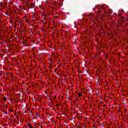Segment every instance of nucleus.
<instances>
[{"mask_svg": "<svg viewBox=\"0 0 128 128\" xmlns=\"http://www.w3.org/2000/svg\"><path fill=\"white\" fill-rule=\"evenodd\" d=\"M34 76H36V74H34Z\"/></svg>", "mask_w": 128, "mask_h": 128, "instance_id": "1a4fd4ad", "label": "nucleus"}, {"mask_svg": "<svg viewBox=\"0 0 128 128\" xmlns=\"http://www.w3.org/2000/svg\"><path fill=\"white\" fill-rule=\"evenodd\" d=\"M74 118H76V117H74Z\"/></svg>", "mask_w": 128, "mask_h": 128, "instance_id": "ddd939ff", "label": "nucleus"}, {"mask_svg": "<svg viewBox=\"0 0 128 128\" xmlns=\"http://www.w3.org/2000/svg\"><path fill=\"white\" fill-rule=\"evenodd\" d=\"M97 82H98V80H97Z\"/></svg>", "mask_w": 128, "mask_h": 128, "instance_id": "9d476101", "label": "nucleus"}, {"mask_svg": "<svg viewBox=\"0 0 128 128\" xmlns=\"http://www.w3.org/2000/svg\"><path fill=\"white\" fill-rule=\"evenodd\" d=\"M78 96H79V98L82 96V94L81 93H78Z\"/></svg>", "mask_w": 128, "mask_h": 128, "instance_id": "7ed1b4c3", "label": "nucleus"}, {"mask_svg": "<svg viewBox=\"0 0 128 128\" xmlns=\"http://www.w3.org/2000/svg\"><path fill=\"white\" fill-rule=\"evenodd\" d=\"M32 34H34L33 33Z\"/></svg>", "mask_w": 128, "mask_h": 128, "instance_id": "2eb2a0df", "label": "nucleus"}, {"mask_svg": "<svg viewBox=\"0 0 128 128\" xmlns=\"http://www.w3.org/2000/svg\"><path fill=\"white\" fill-rule=\"evenodd\" d=\"M32 42H34V41Z\"/></svg>", "mask_w": 128, "mask_h": 128, "instance_id": "dca6fc26", "label": "nucleus"}, {"mask_svg": "<svg viewBox=\"0 0 128 128\" xmlns=\"http://www.w3.org/2000/svg\"><path fill=\"white\" fill-rule=\"evenodd\" d=\"M28 126H30V128H32V124H28Z\"/></svg>", "mask_w": 128, "mask_h": 128, "instance_id": "20e7f679", "label": "nucleus"}, {"mask_svg": "<svg viewBox=\"0 0 128 128\" xmlns=\"http://www.w3.org/2000/svg\"><path fill=\"white\" fill-rule=\"evenodd\" d=\"M34 6V4L32 3V6Z\"/></svg>", "mask_w": 128, "mask_h": 128, "instance_id": "423d86ee", "label": "nucleus"}, {"mask_svg": "<svg viewBox=\"0 0 128 128\" xmlns=\"http://www.w3.org/2000/svg\"><path fill=\"white\" fill-rule=\"evenodd\" d=\"M37 28H38V26H33V30H36Z\"/></svg>", "mask_w": 128, "mask_h": 128, "instance_id": "f257e3e1", "label": "nucleus"}, {"mask_svg": "<svg viewBox=\"0 0 128 128\" xmlns=\"http://www.w3.org/2000/svg\"><path fill=\"white\" fill-rule=\"evenodd\" d=\"M32 20H34V16H32Z\"/></svg>", "mask_w": 128, "mask_h": 128, "instance_id": "0eeeda50", "label": "nucleus"}, {"mask_svg": "<svg viewBox=\"0 0 128 128\" xmlns=\"http://www.w3.org/2000/svg\"><path fill=\"white\" fill-rule=\"evenodd\" d=\"M94 128H96V126H94Z\"/></svg>", "mask_w": 128, "mask_h": 128, "instance_id": "f8f14e48", "label": "nucleus"}, {"mask_svg": "<svg viewBox=\"0 0 128 128\" xmlns=\"http://www.w3.org/2000/svg\"><path fill=\"white\" fill-rule=\"evenodd\" d=\"M59 74H58V76Z\"/></svg>", "mask_w": 128, "mask_h": 128, "instance_id": "4468645a", "label": "nucleus"}, {"mask_svg": "<svg viewBox=\"0 0 128 128\" xmlns=\"http://www.w3.org/2000/svg\"><path fill=\"white\" fill-rule=\"evenodd\" d=\"M34 128H36V124H34Z\"/></svg>", "mask_w": 128, "mask_h": 128, "instance_id": "6e6552de", "label": "nucleus"}, {"mask_svg": "<svg viewBox=\"0 0 128 128\" xmlns=\"http://www.w3.org/2000/svg\"><path fill=\"white\" fill-rule=\"evenodd\" d=\"M34 64H36V61H34Z\"/></svg>", "mask_w": 128, "mask_h": 128, "instance_id": "9b49d317", "label": "nucleus"}, {"mask_svg": "<svg viewBox=\"0 0 128 128\" xmlns=\"http://www.w3.org/2000/svg\"><path fill=\"white\" fill-rule=\"evenodd\" d=\"M3 100L6 101V97L4 96L3 98Z\"/></svg>", "mask_w": 128, "mask_h": 128, "instance_id": "f03ea898", "label": "nucleus"}, {"mask_svg": "<svg viewBox=\"0 0 128 128\" xmlns=\"http://www.w3.org/2000/svg\"><path fill=\"white\" fill-rule=\"evenodd\" d=\"M50 68V69H52V66H50V68Z\"/></svg>", "mask_w": 128, "mask_h": 128, "instance_id": "39448f33", "label": "nucleus"}]
</instances>
